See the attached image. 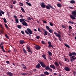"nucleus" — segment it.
<instances>
[{
  "mask_svg": "<svg viewBox=\"0 0 76 76\" xmlns=\"http://www.w3.org/2000/svg\"><path fill=\"white\" fill-rule=\"evenodd\" d=\"M6 63H7V64H9V63H10V62H9V61H6Z\"/></svg>",
  "mask_w": 76,
  "mask_h": 76,
  "instance_id": "864d4df0",
  "label": "nucleus"
},
{
  "mask_svg": "<svg viewBox=\"0 0 76 76\" xmlns=\"http://www.w3.org/2000/svg\"><path fill=\"white\" fill-rule=\"evenodd\" d=\"M50 66H46L45 69L46 70H49V69H50Z\"/></svg>",
  "mask_w": 76,
  "mask_h": 76,
  "instance_id": "393cba45",
  "label": "nucleus"
},
{
  "mask_svg": "<svg viewBox=\"0 0 76 76\" xmlns=\"http://www.w3.org/2000/svg\"><path fill=\"white\" fill-rule=\"evenodd\" d=\"M20 43L21 45H23V43H25V42L23 40H20Z\"/></svg>",
  "mask_w": 76,
  "mask_h": 76,
  "instance_id": "9d476101",
  "label": "nucleus"
},
{
  "mask_svg": "<svg viewBox=\"0 0 76 76\" xmlns=\"http://www.w3.org/2000/svg\"><path fill=\"white\" fill-rule=\"evenodd\" d=\"M43 23H47V21L45 20H43Z\"/></svg>",
  "mask_w": 76,
  "mask_h": 76,
  "instance_id": "680f3d73",
  "label": "nucleus"
},
{
  "mask_svg": "<svg viewBox=\"0 0 76 76\" xmlns=\"http://www.w3.org/2000/svg\"><path fill=\"white\" fill-rule=\"evenodd\" d=\"M38 31L39 32H42V31H41V29L39 28H38Z\"/></svg>",
  "mask_w": 76,
  "mask_h": 76,
  "instance_id": "a18cd8bd",
  "label": "nucleus"
},
{
  "mask_svg": "<svg viewBox=\"0 0 76 76\" xmlns=\"http://www.w3.org/2000/svg\"><path fill=\"white\" fill-rule=\"evenodd\" d=\"M26 4H27L28 5V6H32V5L31 4V3H30L29 2H26Z\"/></svg>",
  "mask_w": 76,
  "mask_h": 76,
  "instance_id": "c85d7f7f",
  "label": "nucleus"
},
{
  "mask_svg": "<svg viewBox=\"0 0 76 76\" xmlns=\"http://www.w3.org/2000/svg\"><path fill=\"white\" fill-rule=\"evenodd\" d=\"M41 29L42 30V31H43V32L45 31V29H44V28H41Z\"/></svg>",
  "mask_w": 76,
  "mask_h": 76,
  "instance_id": "13d9d810",
  "label": "nucleus"
},
{
  "mask_svg": "<svg viewBox=\"0 0 76 76\" xmlns=\"http://www.w3.org/2000/svg\"><path fill=\"white\" fill-rule=\"evenodd\" d=\"M23 51L24 53H25V54H27V52H26V50L25 49V48H23Z\"/></svg>",
  "mask_w": 76,
  "mask_h": 76,
  "instance_id": "5701e85b",
  "label": "nucleus"
},
{
  "mask_svg": "<svg viewBox=\"0 0 76 76\" xmlns=\"http://www.w3.org/2000/svg\"><path fill=\"white\" fill-rule=\"evenodd\" d=\"M1 49H2V50L4 49V47L2 45L1 46Z\"/></svg>",
  "mask_w": 76,
  "mask_h": 76,
  "instance_id": "69168bd1",
  "label": "nucleus"
},
{
  "mask_svg": "<svg viewBox=\"0 0 76 76\" xmlns=\"http://www.w3.org/2000/svg\"><path fill=\"white\" fill-rule=\"evenodd\" d=\"M5 23H7V21L6 20V19L5 18H4L3 19Z\"/></svg>",
  "mask_w": 76,
  "mask_h": 76,
  "instance_id": "58836bf2",
  "label": "nucleus"
},
{
  "mask_svg": "<svg viewBox=\"0 0 76 76\" xmlns=\"http://www.w3.org/2000/svg\"><path fill=\"white\" fill-rule=\"evenodd\" d=\"M21 32L22 34H25V33H24V31H21Z\"/></svg>",
  "mask_w": 76,
  "mask_h": 76,
  "instance_id": "338daca9",
  "label": "nucleus"
},
{
  "mask_svg": "<svg viewBox=\"0 0 76 76\" xmlns=\"http://www.w3.org/2000/svg\"><path fill=\"white\" fill-rule=\"evenodd\" d=\"M0 27L1 28V29L2 28H3V26L1 24H0Z\"/></svg>",
  "mask_w": 76,
  "mask_h": 76,
  "instance_id": "bf43d9fd",
  "label": "nucleus"
},
{
  "mask_svg": "<svg viewBox=\"0 0 76 76\" xmlns=\"http://www.w3.org/2000/svg\"><path fill=\"white\" fill-rule=\"evenodd\" d=\"M69 23H72V24H74V22H72L70 21H69Z\"/></svg>",
  "mask_w": 76,
  "mask_h": 76,
  "instance_id": "49530a36",
  "label": "nucleus"
},
{
  "mask_svg": "<svg viewBox=\"0 0 76 76\" xmlns=\"http://www.w3.org/2000/svg\"><path fill=\"white\" fill-rule=\"evenodd\" d=\"M21 74L22 76H26V75H28V74L26 72H25L24 73H21Z\"/></svg>",
  "mask_w": 76,
  "mask_h": 76,
  "instance_id": "4be33fe9",
  "label": "nucleus"
},
{
  "mask_svg": "<svg viewBox=\"0 0 76 76\" xmlns=\"http://www.w3.org/2000/svg\"><path fill=\"white\" fill-rule=\"evenodd\" d=\"M15 22H16V23H19V19L18 18H15Z\"/></svg>",
  "mask_w": 76,
  "mask_h": 76,
  "instance_id": "c756f323",
  "label": "nucleus"
},
{
  "mask_svg": "<svg viewBox=\"0 0 76 76\" xmlns=\"http://www.w3.org/2000/svg\"><path fill=\"white\" fill-rule=\"evenodd\" d=\"M69 29H72V27L71 26H70L69 27Z\"/></svg>",
  "mask_w": 76,
  "mask_h": 76,
  "instance_id": "4d7b16f0",
  "label": "nucleus"
},
{
  "mask_svg": "<svg viewBox=\"0 0 76 76\" xmlns=\"http://www.w3.org/2000/svg\"><path fill=\"white\" fill-rule=\"evenodd\" d=\"M21 10H22V11L23 12V13H25V10H24V9H23V7H21Z\"/></svg>",
  "mask_w": 76,
  "mask_h": 76,
  "instance_id": "a878e982",
  "label": "nucleus"
},
{
  "mask_svg": "<svg viewBox=\"0 0 76 76\" xmlns=\"http://www.w3.org/2000/svg\"><path fill=\"white\" fill-rule=\"evenodd\" d=\"M49 70H50V72H53V70L52 69H50V68H49Z\"/></svg>",
  "mask_w": 76,
  "mask_h": 76,
  "instance_id": "e2e57ef3",
  "label": "nucleus"
},
{
  "mask_svg": "<svg viewBox=\"0 0 76 76\" xmlns=\"http://www.w3.org/2000/svg\"><path fill=\"white\" fill-rule=\"evenodd\" d=\"M64 69L65 70L66 72H69V71H70V69L69 67L67 66H65Z\"/></svg>",
  "mask_w": 76,
  "mask_h": 76,
  "instance_id": "0eeeda50",
  "label": "nucleus"
},
{
  "mask_svg": "<svg viewBox=\"0 0 76 76\" xmlns=\"http://www.w3.org/2000/svg\"><path fill=\"white\" fill-rule=\"evenodd\" d=\"M48 6H49V7H50V8H51L52 9H54V8H53V7H52V6L50 5V4H48Z\"/></svg>",
  "mask_w": 76,
  "mask_h": 76,
  "instance_id": "473e14b6",
  "label": "nucleus"
},
{
  "mask_svg": "<svg viewBox=\"0 0 76 76\" xmlns=\"http://www.w3.org/2000/svg\"><path fill=\"white\" fill-rule=\"evenodd\" d=\"M26 48L28 50L27 51L29 53H31V54H32V53H33V52L32 51H31V50L30 49V48L29 47H27Z\"/></svg>",
  "mask_w": 76,
  "mask_h": 76,
  "instance_id": "423d86ee",
  "label": "nucleus"
},
{
  "mask_svg": "<svg viewBox=\"0 0 76 76\" xmlns=\"http://www.w3.org/2000/svg\"><path fill=\"white\" fill-rule=\"evenodd\" d=\"M13 1V4H16L15 3H16V1Z\"/></svg>",
  "mask_w": 76,
  "mask_h": 76,
  "instance_id": "6e6d98bb",
  "label": "nucleus"
},
{
  "mask_svg": "<svg viewBox=\"0 0 76 76\" xmlns=\"http://www.w3.org/2000/svg\"><path fill=\"white\" fill-rule=\"evenodd\" d=\"M48 54H49V56H52V53L50 51H48Z\"/></svg>",
  "mask_w": 76,
  "mask_h": 76,
  "instance_id": "aec40b11",
  "label": "nucleus"
},
{
  "mask_svg": "<svg viewBox=\"0 0 76 76\" xmlns=\"http://www.w3.org/2000/svg\"><path fill=\"white\" fill-rule=\"evenodd\" d=\"M40 37L39 36H37L36 37V38L37 39H39Z\"/></svg>",
  "mask_w": 76,
  "mask_h": 76,
  "instance_id": "5fc2aeb1",
  "label": "nucleus"
},
{
  "mask_svg": "<svg viewBox=\"0 0 76 76\" xmlns=\"http://www.w3.org/2000/svg\"><path fill=\"white\" fill-rule=\"evenodd\" d=\"M57 6L58 7H61V4H57Z\"/></svg>",
  "mask_w": 76,
  "mask_h": 76,
  "instance_id": "412c9836",
  "label": "nucleus"
},
{
  "mask_svg": "<svg viewBox=\"0 0 76 76\" xmlns=\"http://www.w3.org/2000/svg\"><path fill=\"white\" fill-rule=\"evenodd\" d=\"M72 15H70V17L72 19H75V17L76 18V11H74L72 12Z\"/></svg>",
  "mask_w": 76,
  "mask_h": 76,
  "instance_id": "f257e3e1",
  "label": "nucleus"
},
{
  "mask_svg": "<svg viewBox=\"0 0 76 76\" xmlns=\"http://www.w3.org/2000/svg\"><path fill=\"white\" fill-rule=\"evenodd\" d=\"M42 43L43 44H45V42H44V41H42Z\"/></svg>",
  "mask_w": 76,
  "mask_h": 76,
  "instance_id": "052dcab7",
  "label": "nucleus"
},
{
  "mask_svg": "<svg viewBox=\"0 0 76 76\" xmlns=\"http://www.w3.org/2000/svg\"><path fill=\"white\" fill-rule=\"evenodd\" d=\"M35 48L36 50H40V48H41V47H40V46H39L37 45L35 47Z\"/></svg>",
  "mask_w": 76,
  "mask_h": 76,
  "instance_id": "1a4fd4ad",
  "label": "nucleus"
},
{
  "mask_svg": "<svg viewBox=\"0 0 76 76\" xmlns=\"http://www.w3.org/2000/svg\"><path fill=\"white\" fill-rule=\"evenodd\" d=\"M27 30H27L25 31V32L26 34H28V35H29V34H32V30H31L30 28H27Z\"/></svg>",
  "mask_w": 76,
  "mask_h": 76,
  "instance_id": "f03ea898",
  "label": "nucleus"
},
{
  "mask_svg": "<svg viewBox=\"0 0 76 76\" xmlns=\"http://www.w3.org/2000/svg\"><path fill=\"white\" fill-rule=\"evenodd\" d=\"M22 24L24 26H28V24H27V23H26V22L25 21L23 22L22 23Z\"/></svg>",
  "mask_w": 76,
  "mask_h": 76,
  "instance_id": "6e6552de",
  "label": "nucleus"
},
{
  "mask_svg": "<svg viewBox=\"0 0 76 76\" xmlns=\"http://www.w3.org/2000/svg\"><path fill=\"white\" fill-rule=\"evenodd\" d=\"M44 75H49V72L46 71L44 72Z\"/></svg>",
  "mask_w": 76,
  "mask_h": 76,
  "instance_id": "6ab92c4d",
  "label": "nucleus"
},
{
  "mask_svg": "<svg viewBox=\"0 0 76 76\" xmlns=\"http://www.w3.org/2000/svg\"><path fill=\"white\" fill-rule=\"evenodd\" d=\"M72 55L74 56H76V53L75 52H72Z\"/></svg>",
  "mask_w": 76,
  "mask_h": 76,
  "instance_id": "de8ad7c7",
  "label": "nucleus"
},
{
  "mask_svg": "<svg viewBox=\"0 0 76 76\" xmlns=\"http://www.w3.org/2000/svg\"><path fill=\"white\" fill-rule=\"evenodd\" d=\"M48 36H49V37H51V34L50 33H48Z\"/></svg>",
  "mask_w": 76,
  "mask_h": 76,
  "instance_id": "37998d69",
  "label": "nucleus"
},
{
  "mask_svg": "<svg viewBox=\"0 0 76 76\" xmlns=\"http://www.w3.org/2000/svg\"><path fill=\"white\" fill-rule=\"evenodd\" d=\"M24 20H25V19L23 18L20 19V22H21V23H22V22H23L25 21H24Z\"/></svg>",
  "mask_w": 76,
  "mask_h": 76,
  "instance_id": "ddd939ff",
  "label": "nucleus"
},
{
  "mask_svg": "<svg viewBox=\"0 0 76 76\" xmlns=\"http://www.w3.org/2000/svg\"><path fill=\"white\" fill-rule=\"evenodd\" d=\"M39 63L42 67H46V65L45 64H44V62L40 61Z\"/></svg>",
  "mask_w": 76,
  "mask_h": 76,
  "instance_id": "39448f33",
  "label": "nucleus"
},
{
  "mask_svg": "<svg viewBox=\"0 0 76 76\" xmlns=\"http://www.w3.org/2000/svg\"><path fill=\"white\" fill-rule=\"evenodd\" d=\"M49 45H51V42H48Z\"/></svg>",
  "mask_w": 76,
  "mask_h": 76,
  "instance_id": "603ef678",
  "label": "nucleus"
},
{
  "mask_svg": "<svg viewBox=\"0 0 76 76\" xmlns=\"http://www.w3.org/2000/svg\"><path fill=\"white\" fill-rule=\"evenodd\" d=\"M70 3L72 4H74V3H76V1L74 0H72L70 1Z\"/></svg>",
  "mask_w": 76,
  "mask_h": 76,
  "instance_id": "a211bd4d",
  "label": "nucleus"
},
{
  "mask_svg": "<svg viewBox=\"0 0 76 76\" xmlns=\"http://www.w3.org/2000/svg\"><path fill=\"white\" fill-rule=\"evenodd\" d=\"M40 4L41 5V7H42V8H45L46 5H45V3H44V2H42Z\"/></svg>",
  "mask_w": 76,
  "mask_h": 76,
  "instance_id": "20e7f679",
  "label": "nucleus"
},
{
  "mask_svg": "<svg viewBox=\"0 0 76 76\" xmlns=\"http://www.w3.org/2000/svg\"><path fill=\"white\" fill-rule=\"evenodd\" d=\"M7 75H13V73H12V72H7Z\"/></svg>",
  "mask_w": 76,
  "mask_h": 76,
  "instance_id": "4468645a",
  "label": "nucleus"
},
{
  "mask_svg": "<svg viewBox=\"0 0 76 76\" xmlns=\"http://www.w3.org/2000/svg\"><path fill=\"white\" fill-rule=\"evenodd\" d=\"M62 27L63 28H64L65 29H66V27L64 25H62Z\"/></svg>",
  "mask_w": 76,
  "mask_h": 76,
  "instance_id": "ea45409f",
  "label": "nucleus"
},
{
  "mask_svg": "<svg viewBox=\"0 0 76 76\" xmlns=\"http://www.w3.org/2000/svg\"><path fill=\"white\" fill-rule=\"evenodd\" d=\"M46 28L48 30H49L50 29V28L49 26H46Z\"/></svg>",
  "mask_w": 76,
  "mask_h": 76,
  "instance_id": "cd10ccee",
  "label": "nucleus"
},
{
  "mask_svg": "<svg viewBox=\"0 0 76 76\" xmlns=\"http://www.w3.org/2000/svg\"><path fill=\"white\" fill-rule=\"evenodd\" d=\"M40 76H46V75H44V74H41L40 75Z\"/></svg>",
  "mask_w": 76,
  "mask_h": 76,
  "instance_id": "774afa93",
  "label": "nucleus"
},
{
  "mask_svg": "<svg viewBox=\"0 0 76 76\" xmlns=\"http://www.w3.org/2000/svg\"><path fill=\"white\" fill-rule=\"evenodd\" d=\"M46 8L47 9H48V10H50V8L48 6H46Z\"/></svg>",
  "mask_w": 76,
  "mask_h": 76,
  "instance_id": "f704fd0d",
  "label": "nucleus"
},
{
  "mask_svg": "<svg viewBox=\"0 0 76 76\" xmlns=\"http://www.w3.org/2000/svg\"><path fill=\"white\" fill-rule=\"evenodd\" d=\"M69 56L70 57H72V56H73V54H72V53H70L69 54Z\"/></svg>",
  "mask_w": 76,
  "mask_h": 76,
  "instance_id": "4c0bfd02",
  "label": "nucleus"
},
{
  "mask_svg": "<svg viewBox=\"0 0 76 76\" xmlns=\"http://www.w3.org/2000/svg\"><path fill=\"white\" fill-rule=\"evenodd\" d=\"M4 25L5 27H6V28H7V29H9V27H8V26H7V25L6 24H5Z\"/></svg>",
  "mask_w": 76,
  "mask_h": 76,
  "instance_id": "e433bc0d",
  "label": "nucleus"
},
{
  "mask_svg": "<svg viewBox=\"0 0 76 76\" xmlns=\"http://www.w3.org/2000/svg\"><path fill=\"white\" fill-rule=\"evenodd\" d=\"M42 57H43V58H44V59H47V58H46L45 55H42Z\"/></svg>",
  "mask_w": 76,
  "mask_h": 76,
  "instance_id": "7c9ffc66",
  "label": "nucleus"
},
{
  "mask_svg": "<svg viewBox=\"0 0 76 76\" xmlns=\"http://www.w3.org/2000/svg\"><path fill=\"white\" fill-rule=\"evenodd\" d=\"M43 32L44 33V35H47L48 34V32L46 30L45 31H43Z\"/></svg>",
  "mask_w": 76,
  "mask_h": 76,
  "instance_id": "dca6fc26",
  "label": "nucleus"
},
{
  "mask_svg": "<svg viewBox=\"0 0 76 76\" xmlns=\"http://www.w3.org/2000/svg\"><path fill=\"white\" fill-rule=\"evenodd\" d=\"M53 69H56V66L54 65H53V67H52Z\"/></svg>",
  "mask_w": 76,
  "mask_h": 76,
  "instance_id": "09e8293b",
  "label": "nucleus"
},
{
  "mask_svg": "<svg viewBox=\"0 0 76 76\" xmlns=\"http://www.w3.org/2000/svg\"><path fill=\"white\" fill-rule=\"evenodd\" d=\"M64 45L66 47H67V48H70V46H69V45H67L65 43L64 44Z\"/></svg>",
  "mask_w": 76,
  "mask_h": 76,
  "instance_id": "bb28decb",
  "label": "nucleus"
},
{
  "mask_svg": "<svg viewBox=\"0 0 76 76\" xmlns=\"http://www.w3.org/2000/svg\"><path fill=\"white\" fill-rule=\"evenodd\" d=\"M54 34L56 35V36H57V37L58 38H59V40H60V41H61V39H62L61 38V35H60L59 34H57V33L56 32H54Z\"/></svg>",
  "mask_w": 76,
  "mask_h": 76,
  "instance_id": "7ed1b4c3",
  "label": "nucleus"
},
{
  "mask_svg": "<svg viewBox=\"0 0 76 76\" xmlns=\"http://www.w3.org/2000/svg\"><path fill=\"white\" fill-rule=\"evenodd\" d=\"M54 63L55 64V65L56 66H57V67L59 66V64H58V63L57 62H55Z\"/></svg>",
  "mask_w": 76,
  "mask_h": 76,
  "instance_id": "f8f14e48",
  "label": "nucleus"
},
{
  "mask_svg": "<svg viewBox=\"0 0 76 76\" xmlns=\"http://www.w3.org/2000/svg\"><path fill=\"white\" fill-rule=\"evenodd\" d=\"M48 48H50L51 47H52V48H53V45H49L48 46Z\"/></svg>",
  "mask_w": 76,
  "mask_h": 76,
  "instance_id": "f3484780",
  "label": "nucleus"
},
{
  "mask_svg": "<svg viewBox=\"0 0 76 76\" xmlns=\"http://www.w3.org/2000/svg\"><path fill=\"white\" fill-rule=\"evenodd\" d=\"M37 69H39L41 67V65H40V64L38 63L36 66Z\"/></svg>",
  "mask_w": 76,
  "mask_h": 76,
  "instance_id": "9b49d317",
  "label": "nucleus"
},
{
  "mask_svg": "<svg viewBox=\"0 0 76 76\" xmlns=\"http://www.w3.org/2000/svg\"><path fill=\"white\" fill-rule=\"evenodd\" d=\"M5 37L7 38V39H9V37L8 36H7V34H5Z\"/></svg>",
  "mask_w": 76,
  "mask_h": 76,
  "instance_id": "c9c22d12",
  "label": "nucleus"
},
{
  "mask_svg": "<svg viewBox=\"0 0 76 76\" xmlns=\"http://www.w3.org/2000/svg\"><path fill=\"white\" fill-rule=\"evenodd\" d=\"M58 63L59 64L60 66H62V64H61V63L60 61H58Z\"/></svg>",
  "mask_w": 76,
  "mask_h": 76,
  "instance_id": "79ce46f5",
  "label": "nucleus"
},
{
  "mask_svg": "<svg viewBox=\"0 0 76 76\" xmlns=\"http://www.w3.org/2000/svg\"><path fill=\"white\" fill-rule=\"evenodd\" d=\"M23 69H26L27 68H26V66H25L23 67Z\"/></svg>",
  "mask_w": 76,
  "mask_h": 76,
  "instance_id": "0e129e2a",
  "label": "nucleus"
},
{
  "mask_svg": "<svg viewBox=\"0 0 76 76\" xmlns=\"http://www.w3.org/2000/svg\"><path fill=\"white\" fill-rule=\"evenodd\" d=\"M50 26H53V23L50 22Z\"/></svg>",
  "mask_w": 76,
  "mask_h": 76,
  "instance_id": "a19ab883",
  "label": "nucleus"
},
{
  "mask_svg": "<svg viewBox=\"0 0 76 76\" xmlns=\"http://www.w3.org/2000/svg\"><path fill=\"white\" fill-rule=\"evenodd\" d=\"M1 33H4V28H1L0 30Z\"/></svg>",
  "mask_w": 76,
  "mask_h": 76,
  "instance_id": "2eb2a0df",
  "label": "nucleus"
},
{
  "mask_svg": "<svg viewBox=\"0 0 76 76\" xmlns=\"http://www.w3.org/2000/svg\"><path fill=\"white\" fill-rule=\"evenodd\" d=\"M74 60H76V58H73L71 57L70 61H71V62H73V61H74Z\"/></svg>",
  "mask_w": 76,
  "mask_h": 76,
  "instance_id": "b1692460",
  "label": "nucleus"
},
{
  "mask_svg": "<svg viewBox=\"0 0 76 76\" xmlns=\"http://www.w3.org/2000/svg\"><path fill=\"white\" fill-rule=\"evenodd\" d=\"M0 12H1V13L3 14V15H4V12L2 11H0Z\"/></svg>",
  "mask_w": 76,
  "mask_h": 76,
  "instance_id": "8fccbe9b",
  "label": "nucleus"
},
{
  "mask_svg": "<svg viewBox=\"0 0 76 76\" xmlns=\"http://www.w3.org/2000/svg\"><path fill=\"white\" fill-rule=\"evenodd\" d=\"M49 32H50V33H52L53 32V30L51 29H50L49 30Z\"/></svg>",
  "mask_w": 76,
  "mask_h": 76,
  "instance_id": "2f4dec72",
  "label": "nucleus"
},
{
  "mask_svg": "<svg viewBox=\"0 0 76 76\" xmlns=\"http://www.w3.org/2000/svg\"><path fill=\"white\" fill-rule=\"evenodd\" d=\"M71 58H75V59H76V57L74 56H72Z\"/></svg>",
  "mask_w": 76,
  "mask_h": 76,
  "instance_id": "3c124183",
  "label": "nucleus"
},
{
  "mask_svg": "<svg viewBox=\"0 0 76 76\" xmlns=\"http://www.w3.org/2000/svg\"><path fill=\"white\" fill-rule=\"evenodd\" d=\"M18 28L19 29H21V27H22V26L20 25H18Z\"/></svg>",
  "mask_w": 76,
  "mask_h": 76,
  "instance_id": "72a5a7b5",
  "label": "nucleus"
},
{
  "mask_svg": "<svg viewBox=\"0 0 76 76\" xmlns=\"http://www.w3.org/2000/svg\"><path fill=\"white\" fill-rule=\"evenodd\" d=\"M19 3H20V6H23V3H22L20 2Z\"/></svg>",
  "mask_w": 76,
  "mask_h": 76,
  "instance_id": "c03bdc74",
  "label": "nucleus"
}]
</instances>
